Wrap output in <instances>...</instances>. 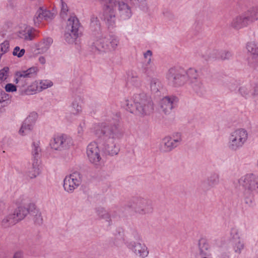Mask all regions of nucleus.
<instances>
[{
  "label": "nucleus",
  "mask_w": 258,
  "mask_h": 258,
  "mask_svg": "<svg viewBox=\"0 0 258 258\" xmlns=\"http://www.w3.org/2000/svg\"><path fill=\"white\" fill-rule=\"evenodd\" d=\"M239 94L245 99L258 95V85L247 84L240 87L238 89Z\"/></svg>",
  "instance_id": "obj_20"
},
{
  "label": "nucleus",
  "mask_w": 258,
  "mask_h": 258,
  "mask_svg": "<svg viewBox=\"0 0 258 258\" xmlns=\"http://www.w3.org/2000/svg\"><path fill=\"white\" fill-rule=\"evenodd\" d=\"M34 127L23 121L18 131V134L21 136H27L30 132L32 131Z\"/></svg>",
  "instance_id": "obj_29"
},
{
  "label": "nucleus",
  "mask_w": 258,
  "mask_h": 258,
  "mask_svg": "<svg viewBox=\"0 0 258 258\" xmlns=\"http://www.w3.org/2000/svg\"><path fill=\"white\" fill-rule=\"evenodd\" d=\"M43 9L42 8H39L37 11L33 20L35 25H39L40 23L44 20V17L43 15Z\"/></svg>",
  "instance_id": "obj_35"
},
{
  "label": "nucleus",
  "mask_w": 258,
  "mask_h": 258,
  "mask_svg": "<svg viewBox=\"0 0 258 258\" xmlns=\"http://www.w3.org/2000/svg\"><path fill=\"white\" fill-rule=\"evenodd\" d=\"M122 106L131 113L142 116L150 114L154 109L152 102L143 94H135L131 99L124 100Z\"/></svg>",
  "instance_id": "obj_2"
},
{
  "label": "nucleus",
  "mask_w": 258,
  "mask_h": 258,
  "mask_svg": "<svg viewBox=\"0 0 258 258\" xmlns=\"http://www.w3.org/2000/svg\"><path fill=\"white\" fill-rule=\"evenodd\" d=\"M173 140L174 142H175L178 145L181 143L182 141V135L180 133H174L172 137H171Z\"/></svg>",
  "instance_id": "obj_43"
},
{
  "label": "nucleus",
  "mask_w": 258,
  "mask_h": 258,
  "mask_svg": "<svg viewBox=\"0 0 258 258\" xmlns=\"http://www.w3.org/2000/svg\"><path fill=\"white\" fill-rule=\"evenodd\" d=\"M249 22L245 14L236 16L230 23V26L236 30H239L247 27Z\"/></svg>",
  "instance_id": "obj_21"
},
{
  "label": "nucleus",
  "mask_w": 258,
  "mask_h": 258,
  "mask_svg": "<svg viewBox=\"0 0 258 258\" xmlns=\"http://www.w3.org/2000/svg\"><path fill=\"white\" fill-rule=\"evenodd\" d=\"M177 146L171 137H165L162 140V149L165 152L170 151Z\"/></svg>",
  "instance_id": "obj_26"
},
{
  "label": "nucleus",
  "mask_w": 258,
  "mask_h": 258,
  "mask_svg": "<svg viewBox=\"0 0 258 258\" xmlns=\"http://www.w3.org/2000/svg\"><path fill=\"white\" fill-rule=\"evenodd\" d=\"M7 78L6 71L2 70L0 71V83Z\"/></svg>",
  "instance_id": "obj_50"
},
{
  "label": "nucleus",
  "mask_w": 258,
  "mask_h": 258,
  "mask_svg": "<svg viewBox=\"0 0 258 258\" xmlns=\"http://www.w3.org/2000/svg\"><path fill=\"white\" fill-rule=\"evenodd\" d=\"M176 98L174 96H166L162 98L159 105L161 110L165 113H169L173 108V104Z\"/></svg>",
  "instance_id": "obj_22"
},
{
  "label": "nucleus",
  "mask_w": 258,
  "mask_h": 258,
  "mask_svg": "<svg viewBox=\"0 0 258 258\" xmlns=\"http://www.w3.org/2000/svg\"><path fill=\"white\" fill-rule=\"evenodd\" d=\"M84 128H85V124L84 123H81L80 124L77 128V133L79 136L83 135L84 131Z\"/></svg>",
  "instance_id": "obj_48"
},
{
  "label": "nucleus",
  "mask_w": 258,
  "mask_h": 258,
  "mask_svg": "<svg viewBox=\"0 0 258 258\" xmlns=\"http://www.w3.org/2000/svg\"><path fill=\"white\" fill-rule=\"evenodd\" d=\"M244 14L249 23H253L258 20V7L253 8Z\"/></svg>",
  "instance_id": "obj_28"
},
{
  "label": "nucleus",
  "mask_w": 258,
  "mask_h": 258,
  "mask_svg": "<svg viewBox=\"0 0 258 258\" xmlns=\"http://www.w3.org/2000/svg\"><path fill=\"white\" fill-rule=\"evenodd\" d=\"M246 49L251 54L258 56V43L254 41L248 42L246 45Z\"/></svg>",
  "instance_id": "obj_31"
},
{
  "label": "nucleus",
  "mask_w": 258,
  "mask_h": 258,
  "mask_svg": "<svg viewBox=\"0 0 258 258\" xmlns=\"http://www.w3.org/2000/svg\"><path fill=\"white\" fill-rule=\"evenodd\" d=\"M86 154L89 161L95 165H100L101 160V151L97 143H90L86 148Z\"/></svg>",
  "instance_id": "obj_15"
},
{
  "label": "nucleus",
  "mask_w": 258,
  "mask_h": 258,
  "mask_svg": "<svg viewBox=\"0 0 258 258\" xmlns=\"http://www.w3.org/2000/svg\"><path fill=\"white\" fill-rule=\"evenodd\" d=\"M83 176L79 171H74L67 175L63 179L64 190L69 194L74 192L82 183Z\"/></svg>",
  "instance_id": "obj_9"
},
{
  "label": "nucleus",
  "mask_w": 258,
  "mask_h": 258,
  "mask_svg": "<svg viewBox=\"0 0 258 258\" xmlns=\"http://www.w3.org/2000/svg\"><path fill=\"white\" fill-rule=\"evenodd\" d=\"M256 163H257V164L258 165V159L257 160Z\"/></svg>",
  "instance_id": "obj_54"
},
{
  "label": "nucleus",
  "mask_w": 258,
  "mask_h": 258,
  "mask_svg": "<svg viewBox=\"0 0 258 258\" xmlns=\"http://www.w3.org/2000/svg\"><path fill=\"white\" fill-rule=\"evenodd\" d=\"M160 81L157 78H152L150 82L151 90L154 92H157L160 89Z\"/></svg>",
  "instance_id": "obj_36"
},
{
  "label": "nucleus",
  "mask_w": 258,
  "mask_h": 258,
  "mask_svg": "<svg viewBox=\"0 0 258 258\" xmlns=\"http://www.w3.org/2000/svg\"><path fill=\"white\" fill-rule=\"evenodd\" d=\"M80 25L79 21L75 16H71L68 20L64 38L68 43H74L79 37Z\"/></svg>",
  "instance_id": "obj_7"
},
{
  "label": "nucleus",
  "mask_w": 258,
  "mask_h": 258,
  "mask_svg": "<svg viewBox=\"0 0 258 258\" xmlns=\"http://www.w3.org/2000/svg\"><path fill=\"white\" fill-rule=\"evenodd\" d=\"M5 90L8 92H13L17 91V87L11 83L7 84L5 86Z\"/></svg>",
  "instance_id": "obj_46"
},
{
  "label": "nucleus",
  "mask_w": 258,
  "mask_h": 258,
  "mask_svg": "<svg viewBox=\"0 0 258 258\" xmlns=\"http://www.w3.org/2000/svg\"><path fill=\"white\" fill-rule=\"evenodd\" d=\"M38 61L41 64L44 65L46 63V58L43 56H40L38 58Z\"/></svg>",
  "instance_id": "obj_52"
},
{
  "label": "nucleus",
  "mask_w": 258,
  "mask_h": 258,
  "mask_svg": "<svg viewBox=\"0 0 258 258\" xmlns=\"http://www.w3.org/2000/svg\"><path fill=\"white\" fill-rule=\"evenodd\" d=\"M92 130L96 136L105 142L104 147L109 154L114 155L118 153V149L114 140L119 139L122 136V133L118 125L100 122L94 124Z\"/></svg>",
  "instance_id": "obj_1"
},
{
  "label": "nucleus",
  "mask_w": 258,
  "mask_h": 258,
  "mask_svg": "<svg viewBox=\"0 0 258 258\" xmlns=\"http://www.w3.org/2000/svg\"><path fill=\"white\" fill-rule=\"evenodd\" d=\"M72 138L66 135H57L54 136L50 142V146L51 149L61 151L68 149L73 145Z\"/></svg>",
  "instance_id": "obj_14"
},
{
  "label": "nucleus",
  "mask_w": 258,
  "mask_h": 258,
  "mask_svg": "<svg viewBox=\"0 0 258 258\" xmlns=\"http://www.w3.org/2000/svg\"><path fill=\"white\" fill-rule=\"evenodd\" d=\"M41 152L39 142H33L32 144L31 154L34 159L38 157Z\"/></svg>",
  "instance_id": "obj_37"
},
{
  "label": "nucleus",
  "mask_w": 258,
  "mask_h": 258,
  "mask_svg": "<svg viewBox=\"0 0 258 258\" xmlns=\"http://www.w3.org/2000/svg\"><path fill=\"white\" fill-rule=\"evenodd\" d=\"M128 82L136 87H139L141 85V81L138 77H133Z\"/></svg>",
  "instance_id": "obj_47"
},
{
  "label": "nucleus",
  "mask_w": 258,
  "mask_h": 258,
  "mask_svg": "<svg viewBox=\"0 0 258 258\" xmlns=\"http://www.w3.org/2000/svg\"><path fill=\"white\" fill-rule=\"evenodd\" d=\"M38 114L35 112H32L24 120L28 124L31 125L32 127H34L35 124L38 119Z\"/></svg>",
  "instance_id": "obj_34"
},
{
  "label": "nucleus",
  "mask_w": 258,
  "mask_h": 258,
  "mask_svg": "<svg viewBox=\"0 0 258 258\" xmlns=\"http://www.w3.org/2000/svg\"><path fill=\"white\" fill-rule=\"evenodd\" d=\"M24 252L22 250H18L16 251L12 257V258H23Z\"/></svg>",
  "instance_id": "obj_49"
},
{
  "label": "nucleus",
  "mask_w": 258,
  "mask_h": 258,
  "mask_svg": "<svg viewBox=\"0 0 258 258\" xmlns=\"http://www.w3.org/2000/svg\"><path fill=\"white\" fill-rule=\"evenodd\" d=\"M209 183L212 185H215L219 183V176L218 174L214 173L211 175L208 178Z\"/></svg>",
  "instance_id": "obj_41"
},
{
  "label": "nucleus",
  "mask_w": 258,
  "mask_h": 258,
  "mask_svg": "<svg viewBox=\"0 0 258 258\" xmlns=\"http://www.w3.org/2000/svg\"><path fill=\"white\" fill-rule=\"evenodd\" d=\"M199 248L200 254L206 256L210 251L211 247L207 240L201 239L199 241Z\"/></svg>",
  "instance_id": "obj_27"
},
{
  "label": "nucleus",
  "mask_w": 258,
  "mask_h": 258,
  "mask_svg": "<svg viewBox=\"0 0 258 258\" xmlns=\"http://www.w3.org/2000/svg\"><path fill=\"white\" fill-rule=\"evenodd\" d=\"M115 0H108L103 8V19L108 29L115 27Z\"/></svg>",
  "instance_id": "obj_8"
},
{
  "label": "nucleus",
  "mask_w": 258,
  "mask_h": 258,
  "mask_svg": "<svg viewBox=\"0 0 258 258\" xmlns=\"http://www.w3.org/2000/svg\"><path fill=\"white\" fill-rule=\"evenodd\" d=\"M166 79L169 85L175 87L182 86L187 83V77L184 71L174 68L168 70L166 75Z\"/></svg>",
  "instance_id": "obj_10"
},
{
  "label": "nucleus",
  "mask_w": 258,
  "mask_h": 258,
  "mask_svg": "<svg viewBox=\"0 0 258 258\" xmlns=\"http://www.w3.org/2000/svg\"><path fill=\"white\" fill-rule=\"evenodd\" d=\"M17 31V36L26 41L32 40L34 38L33 29L26 24H21Z\"/></svg>",
  "instance_id": "obj_19"
},
{
  "label": "nucleus",
  "mask_w": 258,
  "mask_h": 258,
  "mask_svg": "<svg viewBox=\"0 0 258 258\" xmlns=\"http://www.w3.org/2000/svg\"><path fill=\"white\" fill-rule=\"evenodd\" d=\"M115 7L118 6L119 17L121 20H127L131 18L133 15L131 7L120 0H115Z\"/></svg>",
  "instance_id": "obj_17"
},
{
  "label": "nucleus",
  "mask_w": 258,
  "mask_h": 258,
  "mask_svg": "<svg viewBox=\"0 0 258 258\" xmlns=\"http://www.w3.org/2000/svg\"><path fill=\"white\" fill-rule=\"evenodd\" d=\"M248 139L247 131L243 128H237L232 132L228 138V147L236 151L243 147Z\"/></svg>",
  "instance_id": "obj_6"
},
{
  "label": "nucleus",
  "mask_w": 258,
  "mask_h": 258,
  "mask_svg": "<svg viewBox=\"0 0 258 258\" xmlns=\"http://www.w3.org/2000/svg\"><path fill=\"white\" fill-rule=\"evenodd\" d=\"M37 82L39 92L48 88L51 87L53 85V82L49 80H37Z\"/></svg>",
  "instance_id": "obj_32"
},
{
  "label": "nucleus",
  "mask_w": 258,
  "mask_h": 258,
  "mask_svg": "<svg viewBox=\"0 0 258 258\" xmlns=\"http://www.w3.org/2000/svg\"><path fill=\"white\" fill-rule=\"evenodd\" d=\"M134 5L137 6L143 11L148 10V6L146 0H132Z\"/></svg>",
  "instance_id": "obj_40"
},
{
  "label": "nucleus",
  "mask_w": 258,
  "mask_h": 258,
  "mask_svg": "<svg viewBox=\"0 0 258 258\" xmlns=\"http://www.w3.org/2000/svg\"><path fill=\"white\" fill-rule=\"evenodd\" d=\"M56 12L54 10H52V11H50L49 10L46 9H43V17L44 20L46 21H49L53 19L54 17L56 16Z\"/></svg>",
  "instance_id": "obj_38"
},
{
  "label": "nucleus",
  "mask_w": 258,
  "mask_h": 258,
  "mask_svg": "<svg viewBox=\"0 0 258 258\" xmlns=\"http://www.w3.org/2000/svg\"><path fill=\"white\" fill-rule=\"evenodd\" d=\"M41 168L37 159H34L32 167L27 172V176L31 179L37 177L41 173Z\"/></svg>",
  "instance_id": "obj_24"
},
{
  "label": "nucleus",
  "mask_w": 258,
  "mask_h": 258,
  "mask_svg": "<svg viewBox=\"0 0 258 258\" xmlns=\"http://www.w3.org/2000/svg\"><path fill=\"white\" fill-rule=\"evenodd\" d=\"M122 243V242L121 240H118L117 239H115L114 242V244L117 246H120Z\"/></svg>",
  "instance_id": "obj_53"
},
{
  "label": "nucleus",
  "mask_w": 258,
  "mask_h": 258,
  "mask_svg": "<svg viewBox=\"0 0 258 258\" xmlns=\"http://www.w3.org/2000/svg\"><path fill=\"white\" fill-rule=\"evenodd\" d=\"M229 240L232 250L237 255H240L245 248V243L241 238L240 230L236 227L231 229L229 232Z\"/></svg>",
  "instance_id": "obj_11"
},
{
  "label": "nucleus",
  "mask_w": 258,
  "mask_h": 258,
  "mask_svg": "<svg viewBox=\"0 0 258 258\" xmlns=\"http://www.w3.org/2000/svg\"><path fill=\"white\" fill-rule=\"evenodd\" d=\"M37 71V68L31 67L27 70L19 71L15 73L14 82L17 84L21 94L30 95L39 92L37 80L33 82L28 86H25L27 84V79L30 78L32 75L35 74Z\"/></svg>",
  "instance_id": "obj_4"
},
{
  "label": "nucleus",
  "mask_w": 258,
  "mask_h": 258,
  "mask_svg": "<svg viewBox=\"0 0 258 258\" xmlns=\"http://www.w3.org/2000/svg\"><path fill=\"white\" fill-rule=\"evenodd\" d=\"M96 212L99 217L105 219L106 221L110 222L111 221V217L109 213L102 207H99L97 209Z\"/></svg>",
  "instance_id": "obj_33"
},
{
  "label": "nucleus",
  "mask_w": 258,
  "mask_h": 258,
  "mask_svg": "<svg viewBox=\"0 0 258 258\" xmlns=\"http://www.w3.org/2000/svg\"><path fill=\"white\" fill-rule=\"evenodd\" d=\"M37 211L34 204L29 203L24 206H21L15 211V215L19 221L23 219L28 214H34Z\"/></svg>",
  "instance_id": "obj_18"
},
{
  "label": "nucleus",
  "mask_w": 258,
  "mask_h": 258,
  "mask_svg": "<svg viewBox=\"0 0 258 258\" xmlns=\"http://www.w3.org/2000/svg\"><path fill=\"white\" fill-rule=\"evenodd\" d=\"M231 56V54L229 52H224L221 54V58L222 59H229Z\"/></svg>",
  "instance_id": "obj_51"
},
{
  "label": "nucleus",
  "mask_w": 258,
  "mask_h": 258,
  "mask_svg": "<svg viewBox=\"0 0 258 258\" xmlns=\"http://www.w3.org/2000/svg\"><path fill=\"white\" fill-rule=\"evenodd\" d=\"M119 44V40L116 36H105L101 32H98L95 34L91 48L95 52L104 54L114 51Z\"/></svg>",
  "instance_id": "obj_3"
},
{
  "label": "nucleus",
  "mask_w": 258,
  "mask_h": 258,
  "mask_svg": "<svg viewBox=\"0 0 258 258\" xmlns=\"http://www.w3.org/2000/svg\"><path fill=\"white\" fill-rule=\"evenodd\" d=\"M68 11V7L67 5L63 2H61V12L60 15L62 17H64L67 15V13Z\"/></svg>",
  "instance_id": "obj_45"
},
{
  "label": "nucleus",
  "mask_w": 258,
  "mask_h": 258,
  "mask_svg": "<svg viewBox=\"0 0 258 258\" xmlns=\"http://www.w3.org/2000/svg\"><path fill=\"white\" fill-rule=\"evenodd\" d=\"M19 221L15 215V212L13 214H9L3 220V223L6 226L13 225Z\"/></svg>",
  "instance_id": "obj_30"
},
{
  "label": "nucleus",
  "mask_w": 258,
  "mask_h": 258,
  "mask_svg": "<svg viewBox=\"0 0 258 258\" xmlns=\"http://www.w3.org/2000/svg\"><path fill=\"white\" fill-rule=\"evenodd\" d=\"M239 184L244 188L243 197L245 203L251 206L253 202V192L258 193V175L247 173L241 176L238 180Z\"/></svg>",
  "instance_id": "obj_5"
},
{
  "label": "nucleus",
  "mask_w": 258,
  "mask_h": 258,
  "mask_svg": "<svg viewBox=\"0 0 258 258\" xmlns=\"http://www.w3.org/2000/svg\"><path fill=\"white\" fill-rule=\"evenodd\" d=\"M83 103V98L80 96H77L74 98L71 103V108L73 114L75 115H78L82 112V103Z\"/></svg>",
  "instance_id": "obj_23"
},
{
  "label": "nucleus",
  "mask_w": 258,
  "mask_h": 258,
  "mask_svg": "<svg viewBox=\"0 0 258 258\" xmlns=\"http://www.w3.org/2000/svg\"><path fill=\"white\" fill-rule=\"evenodd\" d=\"M133 209L134 212L140 215L151 214L153 211L152 203L148 199L138 197L133 201Z\"/></svg>",
  "instance_id": "obj_12"
},
{
  "label": "nucleus",
  "mask_w": 258,
  "mask_h": 258,
  "mask_svg": "<svg viewBox=\"0 0 258 258\" xmlns=\"http://www.w3.org/2000/svg\"><path fill=\"white\" fill-rule=\"evenodd\" d=\"M127 247L135 255L138 257L145 258L149 254V250L147 246L141 240L132 241L128 242Z\"/></svg>",
  "instance_id": "obj_16"
},
{
  "label": "nucleus",
  "mask_w": 258,
  "mask_h": 258,
  "mask_svg": "<svg viewBox=\"0 0 258 258\" xmlns=\"http://www.w3.org/2000/svg\"><path fill=\"white\" fill-rule=\"evenodd\" d=\"M134 5L137 6L143 11L148 10V6L146 0H132Z\"/></svg>",
  "instance_id": "obj_39"
},
{
  "label": "nucleus",
  "mask_w": 258,
  "mask_h": 258,
  "mask_svg": "<svg viewBox=\"0 0 258 258\" xmlns=\"http://www.w3.org/2000/svg\"><path fill=\"white\" fill-rule=\"evenodd\" d=\"M25 53V50L24 48L20 49L19 46H16L13 50V54L18 57H22Z\"/></svg>",
  "instance_id": "obj_42"
},
{
  "label": "nucleus",
  "mask_w": 258,
  "mask_h": 258,
  "mask_svg": "<svg viewBox=\"0 0 258 258\" xmlns=\"http://www.w3.org/2000/svg\"><path fill=\"white\" fill-rule=\"evenodd\" d=\"M152 52L151 50H148L144 53V57L147 64H150L152 61Z\"/></svg>",
  "instance_id": "obj_44"
},
{
  "label": "nucleus",
  "mask_w": 258,
  "mask_h": 258,
  "mask_svg": "<svg viewBox=\"0 0 258 258\" xmlns=\"http://www.w3.org/2000/svg\"><path fill=\"white\" fill-rule=\"evenodd\" d=\"M184 73L187 77V82L189 83L196 92L202 93L205 91L204 86L199 78V74L196 69L190 68L184 72Z\"/></svg>",
  "instance_id": "obj_13"
},
{
  "label": "nucleus",
  "mask_w": 258,
  "mask_h": 258,
  "mask_svg": "<svg viewBox=\"0 0 258 258\" xmlns=\"http://www.w3.org/2000/svg\"><path fill=\"white\" fill-rule=\"evenodd\" d=\"M53 40L50 38H46L39 42L36 47L41 53H45L49 49L52 43Z\"/></svg>",
  "instance_id": "obj_25"
}]
</instances>
